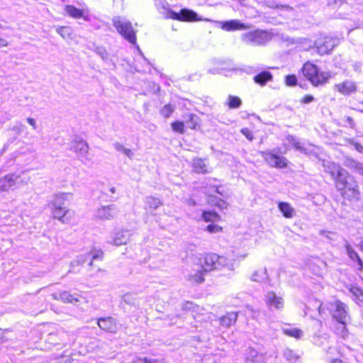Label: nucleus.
<instances>
[{
  "instance_id": "nucleus-28",
  "label": "nucleus",
  "mask_w": 363,
  "mask_h": 363,
  "mask_svg": "<svg viewBox=\"0 0 363 363\" xmlns=\"http://www.w3.org/2000/svg\"><path fill=\"white\" fill-rule=\"evenodd\" d=\"M208 166L205 160L201 158H196L193 160V168L195 172L198 174H205L208 172Z\"/></svg>"
},
{
  "instance_id": "nucleus-29",
  "label": "nucleus",
  "mask_w": 363,
  "mask_h": 363,
  "mask_svg": "<svg viewBox=\"0 0 363 363\" xmlns=\"http://www.w3.org/2000/svg\"><path fill=\"white\" fill-rule=\"evenodd\" d=\"M238 314L236 313H228L220 318V323L222 325L228 328L236 322Z\"/></svg>"
},
{
  "instance_id": "nucleus-8",
  "label": "nucleus",
  "mask_w": 363,
  "mask_h": 363,
  "mask_svg": "<svg viewBox=\"0 0 363 363\" xmlns=\"http://www.w3.org/2000/svg\"><path fill=\"white\" fill-rule=\"evenodd\" d=\"M336 44L337 40L330 37L319 38L315 43L317 51L321 55L328 54Z\"/></svg>"
},
{
  "instance_id": "nucleus-51",
  "label": "nucleus",
  "mask_w": 363,
  "mask_h": 363,
  "mask_svg": "<svg viewBox=\"0 0 363 363\" xmlns=\"http://www.w3.org/2000/svg\"><path fill=\"white\" fill-rule=\"evenodd\" d=\"M359 163V162H356L354 160H348L346 162L345 165L347 166L348 167L355 169V164H358Z\"/></svg>"
},
{
  "instance_id": "nucleus-27",
  "label": "nucleus",
  "mask_w": 363,
  "mask_h": 363,
  "mask_svg": "<svg viewBox=\"0 0 363 363\" xmlns=\"http://www.w3.org/2000/svg\"><path fill=\"white\" fill-rule=\"evenodd\" d=\"M253 79L255 83L259 84L261 86H264L268 82L272 80V74L269 72L264 71L255 75Z\"/></svg>"
},
{
  "instance_id": "nucleus-41",
  "label": "nucleus",
  "mask_w": 363,
  "mask_h": 363,
  "mask_svg": "<svg viewBox=\"0 0 363 363\" xmlns=\"http://www.w3.org/2000/svg\"><path fill=\"white\" fill-rule=\"evenodd\" d=\"M172 128L174 131L177 132L180 134H183L185 131L184 130V122L182 121H175L171 124Z\"/></svg>"
},
{
  "instance_id": "nucleus-31",
  "label": "nucleus",
  "mask_w": 363,
  "mask_h": 363,
  "mask_svg": "<svg viewBox=\"0 0 363 363\" xmlns=\"http://www.w3.org/2000/svg\"><path fill=\"white\" fill-rule=\"evenodd\" d=\"M252 280L257 282H264L268 280L269 277L266 268L259 269L255 271L252 275Z\"/></svg>"
},
{
  "instance_id": "nucleus-7",
  "label": "nucleus",
  "mask_w": 363,
  "mask_h": 363,
  "mask_svg": "<svg viewBox=\"0 0 363 363\" xmlns=\"http://www.w3.org/2000/svg\"><path fill=\"white\" fill-rule=\"evenodd\" d=\"M329 305V309L332 315L341 323V326L345 330V324L350 319L347 306L339 300L330 303Z\"/></svg>"
},
{
  "instance_id": "nucleus-2",
  "label": "nucleus",
  "mask_w": 363,
  "mask_h": 363,
  "mask_svg": "<svg viewBox=\"0 0 363 363\" xmlns=\"http://www.w3.org/2000/svg\"><path fill=\"white\" fill-rule=\"evenodd\" d=\"M204 271L220 270L227 268L230 271H234V264L226 257L219 256L216 253L206 255L204 262L201 265Z\"/></svg>"
},
{
  "instance_id": "nucleus-23",
  "label": "nucleus",
  "mask_w": 363,
  "mask_h": 363,
  "mask_svg": "<svg viewBox=\"0 0 363 363\" xmlns=\"http://www.w3.org/2000/svg\"><path fill=\"white\" fill-rule=\"evenodd\" d=\"M13 179L15 182V188L18 189L27 185L30 181V177L25 172L12 173Z\"/></svg>"
},
{
  "instance_id": "nucleus-5",
  "label": "nucleus",
  "mask_w": 363,
  "mask_h": 363,
  "mask_svg": "<svg viewBox=\"0 0 363 363\" xmlns=\"http://www.w3.org/2000/svg\"><path fill=\"white\" fill-rule=\"evenodd\" d=\"M272 39V35L266 30L257 29L241 34L240 40L245 44L253 46L263 45Z\"/></svg>"
},
{
  "instance_id": "nucleus-9",
  "label": "nucleus",
  "mask_w": 363,
  "mask_h": 363,
  "mask_svg": "<svg viewBox=\"0 0 363 363\" xmlns=\"http://www.w3.org/2000/svg\"><path fill=\"white\" fill-rule=\"evenodd\" d=\"M118 213V209L114 204L102 206L96 208L95 211L96 218L101 220H112Z\"/></svg>"
},
{
  "instance_id": "nucleus-43",
  "label": "nucleus",
  "mask_w": 363,
  "mask_h": 363,
  "mask_svg": "<svg viewBox=\"0 0 363 363\" xmlns=\"http://www.w3.org/2000/svg\"><path fill=\"white\" fill-rule=\"evenodd\" d=\"M86 259H74L72 262H70V269L69 270V272H74L76 268L79 267L80 265H82Z\"/></svg>"
},
{
  "instance_id": "nucleus-11",
  "label": "nucleus",
  "mask_w": 363,
  "mask_h": 363,
  "mask_svg": "<svg viewBox=\"0 0 363 363\" xmlns=\"http://www.w3.org/2000/svg\"><path fill=\"white\" fill-rule=\"evenodd\" d=\"M220 28L225 31L243 30L251 28L250 24L242 23L240 21L234 19L226 21H219Z\"/></svg>"
},
{
  "instance_id": "nucleus-18",
  "label": "nucleus",
  "mask_w": 363,
  "mask_h": 363,
  "mask_svg": "<svg viewBox=\"0 0 363 363\" xmlns=\"http://www.w3.org/2000/svg\"><path fill=\"white\" fill-rule=\"evenodd\" d=\"M162 205L160 199L152 196H146L145 199V209L153 214V212Z\"/></svg>"
},
{
  "instance_id": "nucleus-39",
  "label": "nucleus",
  "mask_w": 363,
  "mask_h": 363,
  "mask_svg": "<svg viewBox=\"0 0 363 363\" xmlns=\"http://www.w3.org/2000/svg\"><path fill=\"white\" fill-rule=\"evenodd\" d=\"M284 333L289 336L296 338H301L303 336L302 330L295 328H286L284 330Z\"/></svg>"
},
{
  "instance_id": "nucleus-45",
  "label": "nucleus",
  "mask_w": 363,
  "mask_h": 363,
  "mask_svg": "<svg viewBox=\"0 0 363 363\" xmlns=\"http://www.w3.org/2000/svg\"><path fill=\"white\" fill-rule=\"evenodd\" d=\"M285 82L288 86H294L296 84L297 79L295 75H288L286 77Z\"/></svg>"
},
{
  "instance_id": "nucleus-40",
  "label": "nucleus",
  "mask_w": 363,
  "mask_h": 363,
  "mask_svg": "<svg viewBox=\"0 0 363 363\" xmlns=\"http://www.w3.org/2000/svg\"><path fill=\"white\" fill-rule=\"evenodd\" d=\"M345 249L346 250L347 256L352 261H354L356 258H357V257L359 256L357 252L347 242H346L345 244Z\"/></svg>"
},
{
  "instance_id": "nucleus-1",
  "label": "nucleus",
  "mask_w": 363,
  "mask_h": 363,
  "mask_svg": "<svg viewBox=\"0 0 363 363\" xmlns=\"http://www.w3.org/2000/svg\"><path fill=\"white\" fill-rule=\"evenodd\" d=\"M335 187L341 194L349 200H359L360 191L359 186L353 176L347 171L345 175L340 177L335 182Z\"/></svg>"
},
{
  "instance_id": "nucleus-34",
  "label": "nucleus",
  "mask_w": 363,
  "mask_h": 363,
  "mask_svg": "<svg viewBox=\"0 0 363 363\" xmlns=\"http://www.w3.org/2000/svg\"><path fill=\"white\" fill-rule=\"evenodd\" d=\"M226 104L230 108H238L241 106L242 101L238 96L230 95L228 97Z\"/></svg>"
},
{
  "instance_id": "nucleus-55",
  "label": "nucleus",
  "mask_w": 363,
  "mask_h": 363,
  "mask_svg": "<svg viewBox=\"0 0 363 363\" xmlns=\"http://www.w3.org/2000/svg\"><path fill=\"white\" fill-rule=\"evenodd\" d=\"M355 169L359 174L363 175V164L359 163L358 164H355Z\"/></svg>"
},
{
  "instance_id": "nucleus-47",
  "label": "nucleus",
  "mask_w": 363,
  "mask_h": 363,
  "mask_svg": "<svg viewBox=\"0 0 363 363\" xmlns=\"http://www.w3.org/2000/svg\"><path fill=\"white\" fill-rule=\"evenodd\" d=\"M241 133L249 140H252V139H253V133H252V132L250 129H248L247 128H244L241 129Z\"/></svg>"
},
{
  "instance_id": "nucleus-62",
  "label": "nucleus",
  "mask_w": 363,
  "mask_h": 363,
  "mask_svg": "<svg viewBox=\"0 0 363 363\" xmlns=\"http://www.w3.org/2000/svg\"><path fill=\"white\" fill-rule=\"evenodd\" d=\"M132 363H143V361L141 357H137L132 362Z\"/></svg>"
},
{
  "instance_id": "nucleus-54",
  "label": "nucleus",
  "mask_w": 363,
  "mask_h": 363,
  "mask_svg": "<svg viewBox=\"0 0 363 363\" xmlns=\"http://www.w3.org/2000/svg\"><path fill=\"white\" fill-rule=\"evenodd\" d=\"M354 148L359 152H363V146L357 143L352 142Z\"/></svg>"
},
{
  "instance_id": "nucleus-53",
  "label": "nucleus",
  "mask_w": 363,
  "mask_h": 363,
  "mask_svg": "<svg viewBox=\"0 0 363 363\" xmlns=\"http://www.w3.org/2000/svg\"><path fill=\"white\" fill-rule=\"evenodd\" d=\"M143 363H157V360L151 357L142 358Z\"/></svg>"
},
{
  "instance_id": "nucleus-17",
  "label": "nucleus",
  "mask_w": 363,
  "mask_h": 363,
  "mask_svg": "<svg viewBox=\"0 0 363 363\" xmlns=\"http://www.w3.org/2000/svg\"><path fill=\"white\" fill-rule=\"evenodd\" d=\"M206 272L202 269L201 266H197L193 269L187 275L186 279L191 283L201 284L204 281V274Z\"/></svg>"
},
{
  "instance_id": "nucleus-52",
  "label": "nucleus",
  "mask_w": 363,
  "mask_h": 363,
  "mask_svg": "<svg viewBox=\"0 0 363 363\" xmlns=\"http://www.w3.org/2000/svg\"><path fill=\"white\" fill-rule=\"evenodd\" d=\"M98 258L100 259H102V252H94L92 255V259L91 260L89 264L91 265L92 262H93V260L96 259H98Z\"/></svg>"
},
{
  "instance_id": "nucleus-44",
  "label": "nucleus",
  "mask_w": 363,
  "mask_h": 363,
  "mask_svg": "<svg viewBox=\"0 0 363 363\" xmlns=\"http://www.w3.org/2000/svg\"><path fill=\"white\" fill-rule=\"evenodd\" d=\"M174 111V107L171 104L165 105L161 110V113L165 118H168Z\"/></svg>"
},
{
  "instance_id": "nucleus-26",
  "label": "nucleus",
  "mask_w": 363,
  "mask_h": 363,
  "mask_svg": "<svg viewBox=\"0 0 363 363\" xmlns=\"http://www.w3.org/2000/svg\"><path fill=\"white\" fill-rule=\"evenodd\" d=\"M55 299H60L65 303H74L79 301V296L78 295H72L67 291H63L59 295L52 294Z\"/></svg>"
},
{
  "instance_id": "nucleus-42",
  "label": "nucleus",
  "mask_w": 363,
  "mask_h": 363,
  "mask_svg": "<svg viewBox=\"0 0 363 363\" xmlns=\"http://www.w3.org/2000/svg\"><path fill=\"white\" fill-rule=\"evenodd\" d=\"M284 355L289 362H295L298 358V356L290 349H286Z\"/></svg>"
},
{
  "instance_id": "nucleus-38",
  "label": "nucleus",
  "mask_w": 363,
  "mask_h": 363,
  "mask_svg": "<svg viewBox=\"0 0 363 363\" xmlns=\"http://www.w3.org/2000/svg\"><path fill=\"white\" fill-rule=\"evenodd\" d=\"M294 145L297 150H298L307 155H311L312 153L313 152V146L304 147L300 142L294 143Z\"/></svg>"
},
{
  "instance_id": "nucleus-3",
  "label": "nucleus",
  "mask_w": 363,
  "mask_h": 363,
  "mask_svg": "<svg viewBox=\"0 0 363 363\" xmlns=\"http://www.w3.org/2000/svg\"><path fill=\"white\" fill-rule=\"evenodd\" d=\"M155 5L158 9L166 11L165 18H172L180 21H197V14L191 10L183 9L179 13H177L168 9V4L165 0H155Z\"/></svg>"
},
{
  "instance_id": "nucleus-37",
  "label": "nucleus",
  "mask_w": 363,
  "mask_h": 363,
  "mask_svg": "<svg viewBox=\"0 0 363 363\" xmlns=\"http://www.w3.org/2000/svg\"><path fill=\"white\" fill-rule=\"evenodd\" d=\"M123 301L131 306H135L137 302V296L135 294L128 292L122 296Z\"/></svg>"
},
{
  "instance_id": "nucleus-10",
  "label": "nucleus",
  "mask_w": 363,
  "mask_h": 363,
  "mask_svg": "<svg viewBox=\"0 0 363 363\" xmlns=\"http://www.w3.org/2000/svg\"><path fill=\"white\" fill-rule=\"evenodd\" d=\"M322 165L325 171L330 174L335 182L340 177L345 175L347 172L344 168L335 162L323 160Z\"/></svg>"
},
{
  "instance_id": "nucleus-33",
  "label": "nucleus",
  "mask_w": 363,
  "mask_h": 363,
  "mask_svg": "<svg viewBox=\"0 0 363 363\" xmlns=\"http://www.w3.org/2000/svg\"><path fill=\"white\" fill-rule=\"evenodd\" d=\"M185 123L189 128L196 129L199 122V118L196 115L193 113L187 114L185 116Z\"/></svg>"
},
{
  "instance_id": "nucleus-14",
  "label": "nucleus",
  "mask_w": 363,
  "mask_h": 363,
  "mask_svg": "<svg viewBox=\"0 0 363 363\" xmlns=\"http://www.w3.org/2000/svg\"><path fill=\"white\" fill-rule=\"evenodd\" d=\"M70 149L74 151L79 157L88 160L89 145L84 140H76L72 141Z\"/></svg>"
},
{
  "instance_id": "nucleus-49",
  "label": "nucleus",
  "mask_w": 363,
  "mask_h": 363,
  "mask_svg": "<svg viewBox=\"0 0 363 363\" xmlns=\"http://www.w3.org/2000/svg\"><path fill=\"white\" fill-rule=\"evenodd\" d=\"M57 32L63 38H65V36L68 34L67 28L66 27H60L57 28Z\"/></svg>"
},
{
  "instance_id": "nucleus-12",
  "label": "nucleus",
  "mask_w": 363,
  "mask_h": 363,
  "mask_svg": "<svg viewBox=\"0 0 363 363\" xmlns=\"http://www.w3.org/2000/svg\"><path fill=\"white\" fill-rule=\"evenodd\" d=\"M334 89L344 96H350L357 91V84L350 79H346L334 86Z\"/></svg>"
},
{
  "instance_id": "nucleus-24",
  "label": "nucleus",
  "mask_w": 363,
  "mask_h": 363,
  "mask_svg": "<svg viewBox=\"0 0 363 363\" xmlns=\"http://www.w3.org/2000/svg\"><path fill=\"white\" fill-rule=\"evenodd\" d=\"M52 213L55 218L61 220L62 223H66L67 219V215L69 213V211L62 206H53L51 207Z\"/></svg>"
},
{
  "instance_id": "nucleus-19",
  "label": "nucleus",
  "mask_w": 363,
  "mask_h": 363,
  "mask_svg": "<svg viewBox=\"0 0 363 363\" xmlns=\"http://www.w3.org/2000/svg\"><path fill=\"white\" fill-rule=\"evenodd\" d=\"M245 362L246 363H265V357L263 354L249 348L246 353Z\"/></svg>"
},
{
  "instance_id": "nucleus-20",
  "label": "nucleus",
  "mask_w": 363,
  "mask_h": 363,
  "mask_svg": "<svg viewBox=\"0 0 363 363\" xmlns=\"http://www.w3.org/2000/svg\"><path fill=\"white\" fill-rule=\"evenodd\" d=\"M66 13L72 18H82L85 21H88L87 11L85 9H79L72 5H67L65 8Z\"/></svg>"
},
{
  "instance_id": "nucleus-13",
  "label": "nucleus",
  "mask_w": 363,
  "mask_h": 363,
  "mask_svg": "<svg viewBox=\"0 0 363 363\" xmlns=\"http://www.w3.org/2000/svg\"><path fill=\"white\" fill-rule=\"evenodd\" d=\"M262 157L272 167L282 168L286 167V160L271 152H262Z\"/></svg>"
},
{
  "instance_id": "nucleus-30",
  "label": "nucleus",
  "mask_w": 363,
  "mask_h": 363,
  "mask_svg": "<svg viewBox=\"0 0 363 363\" xmlns=\"http://www.w3.org/2000/svg\"><path fill=\"white\" fill-rule=\"evenodd\" d=\"M350 292L352 294L353 300L357 303H363V291L356 286H350L348 288Z\"/></svg>"
},
{
  "instance_id": "nucleus-16",
  "label": "nucleus",
  "mask_w": 363,
  "mask_h": 363,
  "mask_svg": "<svg viewBox=\"0 0 363 363\" xmlns=\"http://www.w3.org/2000/svg\"><path fill=\"white\" fill-rule=\"evenodd\" d=\"M265 302L268 307H274L277 310L284 307V300L277 296L273 291L268 292L265 296Z\"/></svg>"
},
{
  "instance_id": "nucleus-60",
  "label": "nucleus",
  "mask_w": 363,
  "mask_h": 363,
  "mask_svg": "<svg viewBox=\"0 0 363 363\" xmlns=\"http://www.w3.org/2000/svg\"><path fill=\"white\" fill-rule=\"evenodd\" d=\"M347 121L348 122V123L350 125V126H351L352 128H354V121H353V119H352L351 117L348 116V117L347 118Z\"/></svg>"
},
{
  "instance_id": "nucleus-22",
  "label": "nucleus",
  "mask_w": 363,
  "mask_h": 363,
  "mask_svg": "<svg viewBox=\"0 0 363 363\" xmlns=\"http://www.w3.org/2000/svg\"><path fill=\"white\" fill-rule=\"evenodd\" d=\"M15 182L13 179L11 174H8L3 177L0 178V191H8L9 190H14Z\"/></svg>"
},
{
  "instance_id": "nucleus-4",
  "label": "nucleus",
  "mask_w": 363,
  "mask_h": 363,
  "mask_svg": "<svg viewBox=\"0 0 363 363\" xmlns=\"http://www.w3.org/2000/svg\"><path fill=\"white\" fill-rule=\"evenodd\" d=\"M302 70L304 76L306 77L314 86L323 84L331 77L329 72H320L318 68L311 62L305 63Z\"/></svg>"
},
{
  "instance_id": "nucleus-63",
  "label": "nucleus",
  "mask_w": 363,
  "mask_h": 363,
  "mask_svg": "<svg viewBox=\"0 0 363 363\" xmlns=\"http://www.w3.org/2000/svg\"><path fill=\"white\" fill-rule=\"evenodd\" d=\"M99 55L101 56V57H102L103 59H106V57H107V53H106V51H104H104H101V52L99 53Z\"/></svg>"
},
{
  "instance_id": "nucleus-48",
  "label": "nucleus",
  "mask_w": 363,
  "mask_h": 363,
  "mask_svg": "<svg viewBox=\"0 0 363 363\" xmlns=\"http://www.w3.org/2000/svg\"><path fill=\"white\" fill-rule=\"evenodd\" d=\"M314 101V98L313 96H311V95H306V96H304L302 99L301 100V101L303 104H308V103H311L312 101Z\"/></svg>"
},
{
  "instance_id": "nucleus-21",
  "label": "nucleus",
  "mask_w": 363,
  "mask_h": 363,
  "mask_svg": "<svg viewBox=\"0 0 363 363\" xmlns=\"http://www.w3.org/2000/svg\"><path fill=\"white\" fill-rule=\"evenodd\" d=\"M97 324L99 327L106 331L114 333L116 331V323L113 318L108 317L106 318H101L98 320Z\"/></svg>"
},
{
  "instance_id": "nucleus-36",
  "label": "nucleus",
  "mask_w": 363,
  "mask_h": 363,
  "mask_svg": "<svg viewBox=\"0 0 363 363\" xmlns=\"http://www.w3.org/2000/svg\"><path fill=\"white\" fill-rule=\"evenodd\" d=\"M114 148L118 152H121L125 155H126L128 158L133 159V152L130 149L125 147L122 144L119 143H116L114 145Z\"/></svg>"
},
{
  "instance_id": "nucleus-6",
  "label": "nucleus",
  "mask_w": 363,
  "mask_h": 363,
  "mask_svg": "<svg viewBox=\"0 0 363 363\" xmlns=\"http://www.w3.org/2000/svg\"><path fill=\"white\" fill-rule=\"evenodd\" d=\"M113 25L118 33L130 43H136L135 31H134L132 23L130 21L119 16H116L113 18Z\"/></svg>"
},
{
  "instance_id": "nucleus-46",
  "label": "nucleus",
  "mask_w": 363,
  "mask_h": 363,
  "mask_svg": "<svg viewBox=\"0 0 363 363\" xmlns=\"http://www.w3.org/2000/svg\"><path fill=\"white\" fill-rule=\"evenodd\" d=\"M206 230L211 233H217L222 230V228L217 225L211 224L207 226Z\"/></svg>"
},
{
  "instance_id": "nucleus-25",
  "label": "nucleus",
  "mask_w": 363,
  "mask_h": 363,
  "mask_svg": "<svg viewBox=\"0 0 363 363\" xmlns=\"http://www.w3.org/2000/svg\"><path fill=\"white\" fill-rule=\"evenodd\" d=\"M278 208L285 218H291L296 214L295 209L287 202H279Z\"/></svg>"
},
{
  "instance_id": "nucleus-15",
  "label": "nucleus",
  "mask_w": 363,
  "mask_h": 363,
  "mask_svg": "<svg viewBox=\"0 0 363 363\" xmlns=\"http://www.w3.org/2000/svg\"><path fill=\"white\" fill-rule=\"evenodd\" d=\"M131 236L132 233L130 230L119 229L114 233L113 244L117 246L126 245L130 240Z\"/></svg>"
},
{
  "instance_id": "nucleus-50",
  "label": "nucleus",
  "mask_w": 363,
  "mask_h": 363,
  "mask_svg": "<svg viewBox=\"0 0 363 363\" xmlns=\"http://www.w3.org/2000/svg\"><path fill=\"white\" fill-rule=\"evenodd\" d=\"M354 262H357V269L359 271H362L363 270V262L361 259V258L359 257V256H358L357 258H356V259Z\"/></svg>"
},
{
  "instance_id": "nucleus-64",
  "label": "nucleus",
  "mask_w": 363,
  "mask_h": 363,
  "mask_svg": "<svg viewBox=\"0 0 363 363\" xmlns=\"http://www.w3.org/2000/svg\"><path fill=\"white\" fill-rule=\"evenodd\" d=\"M332 363H344V362L340 359H335L333 361Z\"/></svg>"
},
{
  "instance_id": "nucleus-57",
  "label": "nucleus",
  "mask_w": 363,
  "mask_h": 363,
  "mask_svg": "<svg viewBox=\"0 0 363 363\" xmlns=\"http://www.w3.org/2000/svg\"><path fill=\"white\" fill-rule=\"evenodd\" d=\"M354 70L356 72H360L361 71V63L357 62L353 65Z\"/></svg>"
},
{
  "instance_id": "nucleus-35",
  "label": "nucleus",
  "mask_w": 363,
  "mask_h": 363,
  "mask_svg": "<svg viewBox=\"0 0 363 363\" xmlns=\"http://www.w3.org/2000/svg\"><path fill=\"white\" fill-rule=\"evenodd\" d=\"M202 218L206 222H216L220 220V216L216 212L203 211Z\"/></svg>"
},
{
  "instance_id": "nucleus-61",
  "label": "nucleus",
  "mask_w": 363,
  "mask_h": 363,
  "mask_svg": "<svg viewBox=\"0 0 363 363\" xmlns=\"http://www.w3.org/2000/svg\"><path fill=\"white\" fill-rule=\"evenodd\" d=\"M340 335H342V337H344L347 335V333L346 328L345 327V331H344L343 328L340 325Z\"/></svg>"
},
{
  "instance_id": "nucleus-32",
  "label": "nucleus",
  "mask_w": 363,
  "mask_h": 363,
  "mask_svg": "<svg viewBox=\"0 0 363 363\" xmlns=\"http://www.w3.org/2000/svg\"><path fill=\"white\" fill-rule=\"evenodd\" d=\"M68 196H72V194L69 193H60L55 196V198L52 202L53 206H62L65 204V201L67 199Z\"/></svg>"
},
{
  "instance_id": "nucleus-58",
  "label": "nucleus",
  "mask_w": 363,
  "mask_h": 363,
  "mask_svg": "<svg viewBox=\"0 0 363 363\" xmlns=\"http://www.w3.org/2000/svg\"><path fill=\"white\" fill-rule=\"evenodd\" d=\"M7 45H8V42L3 38H0V48L6 47Z\"/></svg>"
},
{
  "instance_id": "nucleus-59",
  "label": "nucleus",
  "mask_w": 363,
  "mask_h": 363,
  "mask_svg": "<svg viewBox=\"0 0 363 363\" xmlns=\"http://www.w3.org/2000/svg\"><path fill=\"white\" fill-rule=\"evenodd\" d=\"M212 188L213 189V191L216 192L217 194L221 195L222 196H225V195H223L221 191H220L218 186H212Z\"/></svg>"
},
{
  "instance_id": "nucleus-56",
  "label": "nucleus",
  "mask_w": 363,
  "mask_h": 363,
  "mask_svg": "<svg viewBox=\"0 0 363 363\" xmlns=\"http://www.w3.org/2000/svg\"><path fill=\"white\" fill-rule=\"evenodd\" d=\"M27 122L33 126V129H36V122L35 120L33 118H28Z\"/></svg>"
}]
</instances>
